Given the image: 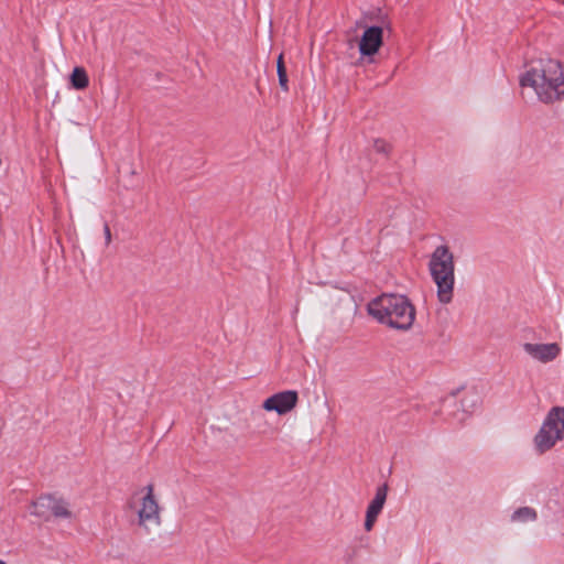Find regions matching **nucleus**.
<instances>
[{
  "instance_id": "obj_1",
  "label": "nucleus",
  "mask_w": 564,
  "mask_h": 564,
  "mask_svg": "<svg viewBox=\"0 0 564 564\" xmlns=\"http://www.w3.org/2000/svg\"><path fill=\"white\" fill-rule=\"evenodd\" d=\"M520 85L533 88L540 101L552 104L564 96V66L554 59H541L521 76Z\"/></svg>"
},
{
  "instance_id": "obj_2",
  "label": "nucleus",
  "mask_w": 564,
  "mask_h": 564,
  "mask_svg": "<svg viewBox=\"0 0 564 564\" xmlns=\"http://www.w3.org/2000/svg\"><path fill=\"white\" fill-rule=\"evenodd\" d=\"M367 312L378 323L398 330H409L415 321V307L402 294H381L367 304Z\"/></svg>"
},
{
  "instance_id": "obj_3",
  "label": "nucleus",
  "mask_w": 564,
  "mask_h": 564,
  "mask_svg": "<svg viewBox=\"0 0 564 564\" xmlns=\"http://www.w3.org/2000/svg\"><path fill=\"white\" fill-rule=\"evenodd\" d=\"M429 270L437 286V297L441 303L447 304L453 299L455 283L454 256L446 245H441L432 252Z\"/></svg>"
},
{
  "instance_id": "obj_4",
  "label": "nucleus",
  "mask_w": 564,
  "mask_h": 564,
  "mask_svg": "<svg viewBox=\"0 0 564 564\" xmlns=\"http://www.w3.org/2000/svg\"><path fill=\"white\" fill-rule=\"evenodd\" d=\"M562 440H564V406H553L534 436V445L539 453H544Z\"/></svg>"
},
{
  "instance_id": "obj_5",
  "label": "nucleus",
  "mask_w": 564,
  "mask_h": 564,
  "mask_svg": "<svg viewBox=\"0 0 564 564\" xmlns=\"http://www.w3.org/2000/svg\"><path fill=\"white\" fill-rule=\"evenodd\" d=\"M145 495L141 499V508L138 510V524L149 533V524L159 527L161 524L160 507L154 497V486L149 484Z\"/></svg>"
},
{
  "instance_id": "obj_6",
  "label": "nucleus",
  "mask_w": 564,
  "mask_h": 564,
  "mask_svg": "<svg viewBox=\"0 0 564 564\" xmlns=\"http://www.w3.org/2000/svg\"><path fill=\"white\" fill-rule=\"evenodd\" d=\"M31 513L43 520H48L51 516L56 518H70L72 513L62 499H56L50 495L42 496L32 503Z\"/></svg>"
},
{
  "instance_id": "obj_7",
  "label": "nucleus",
  "mask_w": 564,
  "mask_h": 564,
  "mask_svg": "<svg viewBox=\"0 0 564 564\" xmlns=\"http://www.w3.org/2000/svg\"><path fill=\"white\" fill-rule=\"evenodd\" d=\"M523 350L533 359L547 364L556 359L561 352V347L557 343L547 344H532L524 343Z\"/></svg>"
},
{
  "instance_id": "obj_8",
  "label": "nucleus",
  "mask_w": 564,
  "mask_h": 564,
  "mask_svg": "<svg viewBox=\"0 0 564 564\" xmlns=\"http://www.w3.org/2000/svg\"><path fill=\"white\" fill-rule=\"evenodd\" d=\"M382 26L371 25L366 28L359 41L360 54L362 56H372L373 54H376L382 44Z\"/></svg>"
},
{
  "instance_id": "obj_9",
  "label": "nucleus",
  "mask_w": 564,
  "mask_h": 564,
  "mask_svg": "<svg viewBox=\"0 0 564 564\" xmlns=\"http://www.w3.org/2000/svg\"><path fill=\"white\" fill-rule=\"evenodd\" d=\"M387 494H388V486L387 484H383L379 486L376 490V495L373 499L370 501L366 513L372 514L378 518L379 513L381 512L384 502L387 500Z\"/></svg>"
},
{
  "instance_id": "obj_10",
  "label": "nucleus",
  "mask_w": 564,
  "mask_h": 564,
  "mask_svg": "<svg viewBox=\"0 0 564 564\" xmlns=\"http://www.w3.org/2000/svg\"><path fill=\"white\" fill-rule=\"evenodd\" d=\"M70 84L77 90H83L88 87L89 78L84 67H75L70 74Z\"/></svg>"
},
{
  "instance_id": "obj_11",
  "label": "nucleus",
  "mask_w": 564,
  "mask_h": 564,
  "mask_svg": "<svg viewBox=\"0 0 564 564\" xmlns=\"http://www.w3.org/2000/svg\"><path fill=\"white\" fill-rule=\"evenodd\" d=\"M536 518H538L536 511L530 507H521V508L517 509L511 516L512 521H522V522L534 521Z\"/></svg>"
},
{
  "instance_id": "obj_12",
  "label": "nucleus",
  "mask_w": 564,
  "mask_h": 564,
  "mask_svg": "<svg viewBox=\"0 0 564 564\" xmlns=\"http://www.w3.org/2000/svg\"><path fill=\"white\" fill-rule=\"evenodd\" d=\"M262 406L267 411H275L279 415H282V391L267 399Z\"/></svg>"
},
{
  "instance_id": "obj_13",
  "label": "nucleus",
  "mask_w": 564,
  "mask_h": 564,
  "mask_svg": "<svg viewBox=\"0 0 564 564\" xmlns=\"http://www.w3.org/2000/svg\"><path fill=\"white\" fill-rule=\"evenodd\" d=\"M297 402V392L295 390H284V413L291 411Z\"/></svg>"
},
{
  "instance_id": "obj_14",
  "label": "nucleus",
  "mask_w": 564,
  "mask_h": 564,
  "mask_svg": "<svg viewBox=\"0 0 564 564\" xmlns=\"http://www.w3.org/2000/svg\"><path fill=\"white\" fill-rule=\"evenodd\" d=\"M373 149L376 152L382 153L384 155H388L391 151L390 144L386 140H382V139H376L373 141Z\"/></svg>"
},
{
  "instance_id": "obj_15",
  "label": "nucleus",
  "mask_w": 564,
  "mask_h": 564,
  "mask_svg": "<svg viewBox=\"0 0 564 564\" xmlns=\"http://www.w3.org/2000/svg\"><path fill=\"white\" fill-rule=\"evenodd\" d=\"M282 52L276 56V76L279 84L282 85Z\"/></svg>"
},
{
  "instance_id": "obj_16",
  "label": "nucleus",
  "mask_w": 564,
  "mask_h": 564,
  "mask_svg": "<svg viewBox=\"0 0 564 564\" xmlns=\"http://www.w3.org/2000/svg\"><path fill=\"white\" fill-rule=\"evenodd\" d=\"M376 520H377V517L366 513L365 530L368 532L371 531Z\"/></svg>"
},
{
  "instance_id": "obj_17",
  "label": "nucleus",
  "mask_w": 564,
  "mask_h": 564,
  "mask_svg": "<svg viewBox=\"0 0 564 564\" xmlns=\"http://www.w3.org/2000/svg\"><path fill=\"white\" fill-rule=\"evenodd\" d=\"M104 235H105L106 245L108 246L111 242V231H110L108 224H105V226H104Z\"/></svg>"
},
{
  "instance_id": "obj_18",
  "label": "nucleus",
  "mask_w": 564,
  "mask_h": 564,
  "mask_svg": "<svg viewBox=\"0 0 564 564\" xmlns=\"http://www.w3.org/2000/svg\"><path fill=\"white\" fill-rule=\"evenodd\" d=\"M283 83H284V89H286L288 78H286V74H285V73H284V79H283Z\"/></svg>"
},
{
  "instance_id": "obj_19",
  "label": "nucleus",
  "mask_w": 564,
  "mask_h": 564,
  "mask_svg": "<svg viewBox=\"0 0 564 564\" xmlns=\"http://www.w3.org/2000/svg\"><path fill=\"white\" fill-rule=\"evenodd\" d=\"M0 564H7L4 561L0 560Z\"/></svg>"
}]
</instances>
